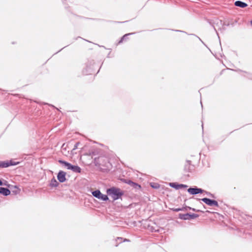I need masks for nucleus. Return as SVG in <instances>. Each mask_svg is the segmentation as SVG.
Segmentation results:
<instances>
[{"mask_svg":"<svg viewBox=\"0 0 252 252\" xmlns=\"http://www.w3.org/2000/svg\"><path fill=\"white\" fill-rule=\"evenodd\" d=\"M18 162H16L12 160L0 161V168H6L12 165H16L18 164Z\"/></svg>","mask_w":252,"mask_h":252,"instance_id":"3","label":"nucleus"},{"mask_svg":"<svg viewBox=\"0 0 252 252\" xmlns=\"http://www.w3.org/2000/svg\"><path fill=\"white\" fill-rule=\"evenodd\" d=\"M0 193L7 196L10 194V191L7 188L0 187Z\"/></svg>","mask_w":252,"mask_h":252,"instance_id":"9","label":"nucleus"},{"mask_svg":"<svg viewBox=\"0 0 252 252\" xmlns=\"http://www.w3.org/2000/svg\"><path fill=\"white\" fill-rule=\"evenodd\" d=\"M152 223L155 224V223L154 222L152 221Z\"/></svg>","mask_w":252,"mask_h":252,"instance_id":"25","label":"nucleus"},{"mask_svg":"<svg viewBox=\"0 0 252 252\" xmlns=\"http://www.w3.org/2000/svg\"><path fill=\"white\" fill-rule=\"evenodd\" d=\"M147 229L152 231H157V230L154 228L153 226H151V225L149 224H148Z\"/></svg>","mask_w":252,"mask_h":252,"instance_id":"18","label":"nucleus"},{"mask_svg":"<svg viewBox=\"0 0 252 252\" xmlns=\"http://www.w3.org/2000/svg\"><path fill=\"white\" fill-rule=\"evenodd\" d=\"M189 220H194L196 219L198 217V215L194 213H189Z\"/></svg>","mask_w":252,"mask_h":252,"instance_id":"16","label":"nucleus"},{"mask_svg":"<svg viewBox=\"0 0 252 252\" xmlns=\"http://www.w3.org/2000/svg\"><path fill=\"white\" fill-rule=\"evenodd\" d=\"M127 241L126 239H123L121 237H117L115 240V244H114L115 247H117L118 245L120 243H122L123 242H125Z\"/></svg>","mask_w":252,"mask_h":252,"instance_id":"13","label":"nucleus"},{"mask_svg":"<svg viewBox=\"0 0 252 252\" xmlns=\"http://www.w3.org/2000/svg\"><path fill=\"white\" fill-rule=\"evenodd\" d=\"M59 183L57 182L56 179L54 177L53 178L50 183V186L52 188L57 187L59 186Z\"/></svg>","mask_w":252,"mask_h":252,"instance_id":"12","label":"nucleus"},{"mask_svg":"<svg viewBox=\"0 0 252 252\" xmlns=\"http://www.w3.org/2000/svg\"><path fill=\"white\" fill-rule=\"evenodd\" d=\"M2 185V182L1 180H0V186H1Z\"/></svg>","mask_w":252,"mask_h":252,"instance_id":"24","label":"nucleus"},{"mask_svg":"<svg viewBox=\"0 0 252 252\" xmlns=\"http://www.w3.org/2000/svg\"><path fill=\"white\" fill-rule=\"evenodd\" d=\"M201 200L203 202L205 203L206 204H207L210 206H215L216 207L219 206L218 203L216 200H212L211 199L207 198H203L201 199Z\"/></svg>","mask_w":252,"mask_h":252,"instance_id":"5","label":"nucleus"},{"mask_svg":"<svg viewBox=\"0 0 252 252\" xmlns=\"http://www.w3.org/2000/svg\"><path fill=\"white\" fill-rule=\"evenodd\" d=\"M234 5L236 6H238L241 8H245L248 6V4L240 0L236 1L234 3Z\"/></svg>","mask_w":252,"mask_h":252,"instance_id":"10","label":"nucleus"},{"mask_svg":"<svg viewBox=\"0 0 252 252\" xmlns=\"http://www.w3.org/2000/svg\"><path fill=\"white\" fill-rule=\"evenodd\" d=\"M80 144L79 142H77L76 143V144L74 145L73 148L72 149L71 152L73 153L74 150L77 149L78 146Z\"/></svg>","mask_w":252,"mask_h":252,"instance_id":"19","label":"nucleus"},{"mask_svg":"<svg viewBox=\"0 0 252 252\" xmlns=\"http://www.w3.org/2000/svg\"><path fill=\"white\" fill-rule=\"evenodd\" d=\"M107 193L112 197L114 200L119 199L124 195V191L120 189L112 187L107 189Z\"/></svg>","mask_w":252,"mask_h":252,"instance_id":"1","label":"nucleus"},{"mask_svg":"<svg viewBox=\"0 0 252 252\" xmlns=\"http://www.w3.org/2000/svg\"><path fill=\"white\" fill-rule=\"evenodd\" d=\"M130 222H131V224L129 225V226L130 227L135 226V223H134L135 222L134 221H130Z\"/></svg>","mask_w":252,"mask_h":252,"instance_id":"21","label":"nucleus"},{"mask_svg":"<svg viewBox=\"0 0 252 252\" xmlns=\"http://www.w3.org/2000/svg\"><path fill=\"white\" fill-rule=\"evenodd\" d=\"M169 186L176 189H179L182 188H187L188 186L184 184H179L177 183H170Z\"/></svg>","mask_w":252,"mask_h":252,"instance_id":"7","label":"nucleus"},{"mask_svg":"<svg viewBox=\"0 0 252 252\" xmlns=\"http://www.w3.org/2000/svg\"><path fill=\"white\" fill-rule=\"evenodd\" d=\"M151 186L154 189H158L159 188V185L158 184L154 183L151 184Z\"/></svg>","mask_w":252,"mask_h":252,"instance_id":"17","label":"nucleus"},{"mask_svg":"<svg viewBox=\"0 0 252 252\" xmlns=\"http://www.w3.org/2000/svg\"><path fill=\"white\" fill-rule=\"evenodd\" d=\"M93 195L99 199L103 201H107L108 200L107 195L101 193L99 190H96L92 192Z\"/></svg>","mask_w":252,"mask_h":252,"instance_id":"2","label":"nucleus"},{"mask_svg":"<svg viewBox=\"0 0 252 252\" xmlns=\"http://www.w3.org/2000/svg\"><path fill=\"white\" fill-rule=\"evenodd\" d=\"M189 213H186L185 214H180L179 218L182 220H189Z\"/></svg>","mask_w":252,"mask_h":252,"instance_id":"15","label":"nucleus"},{"mask_svg":"<svg viewBox=\"0 0 252 252\" xmlns=\"http://www.w3.org/2000/svg\"><path fill=\"white\" fill-rule=\"evenodd\" d=\"M182 209L181 208H176L174 209V210L176 212H179V211H181Z\"/></svg>","mask_w":252,"mask_h":252,"instance_id":"22","label":"nucleus"},{"mask_svg":"<svg viewBox=\"0 0 252 252\" xmlns=\"http://www.w3.org/2000/svg\"><path fill=\"white\" fill-rule=\"evenodd\" d=\"M66 173L63 171H60L57 175V178L61 183H63L66 181Z\"/></svg>","mask_w":252,"mask_h":252,"instance_id":"6","label":"nucleus"},{"mask_svg":"<svg viewBox=\"0 0 252 252\" xmlns=\"http://www.w3.org/2000/svg\"><path fill=\"white\" fill-rule=\"evenodd\" d=\"M206 193H207V194H208L209 195H210V196H213V195H212L211 193H208V192H206Z\"/></svg>","mask_w":252,"mask_h":252,"instance_id":"23","label":"nucleus"},{"mask_svg":"<svg viewBox=\"0 0 252 252\" xmlns=\"http://www.w3.org/2000/svg\"><path fill=\"white\" fill-rule=\"evenodd\" d=\"M70 170L75 173H80L81 172V168L78 165H72Z\"/></svg>","mask_w":252,"mask_h":252,"instance_id":"14","label":"nucleus"},{"mask_svg":"<svg viewBox=\"0 0 252 252\" xmlns=\"http://www.w3.org/2000/svg\"><path fill=\"white\" fill-rule=\"evenodd\" d=\"M125 182L136 189H140L141 188L140 185L131 180H127Z\"/></svg>","mask_w":252,"mask_h":252,"instance_id":"8","label":"nucleus"},{"mask_svg":"<svg viewBox=\"0 0 252 252\" xmlns=\"http://www.w3.org/2000/svg\"><path fill=\"white\" fill-rule=\"evenodd\" d=\"M131 34V33L126 34L125 35H124V36L122 37L121 40L120 41L119 43L122 42V41H123V40H124V38H125V37H126V36H127V35H129V34Z\"/></svg>","mask_w":252,"mask_h":252,"instance_id":"20","label":"nucleus"},{"mask_svg":"<svg viewBox=\"0 0 252 252\" xmlns=\"http://www.w3.org/2000/svg\"><path fill=\"white\" fill-rule=\"evenodd\" d=\"M204 191V190L200 188H197L196 187H195L194 188H190L188 189V192L192 195L202 193Z\"/></svg>","mask_w":252,"mask_h":252,"instance_id":"4","label":"nucleus"},{"mask_svg":"<svg viewBox=\"0 0 252 252\" xmlns=\"http://www.w3.org/2000/svg\"><path fill=\"white\" fill-rule=\"evenodd\" d=\"M59 162L64 165L67 168V169L70 170L71 167L72 166V165H71L70 163L63 160H59Z\"/></svg>","mask_w":252,"mask_h":252,"instance_id":"11","label":"nucleus"}]
</instances>
